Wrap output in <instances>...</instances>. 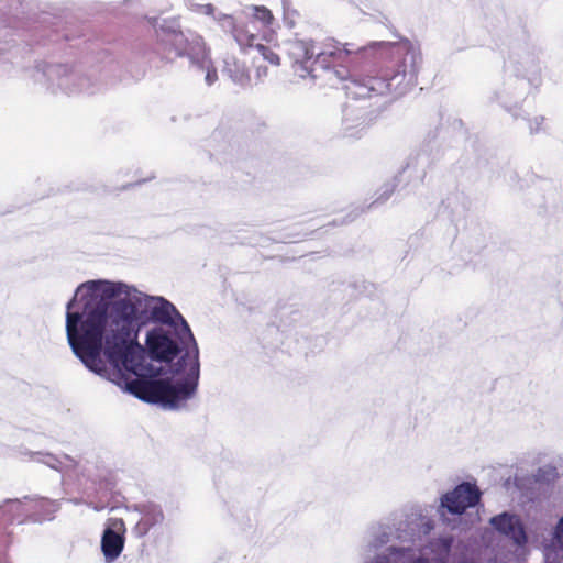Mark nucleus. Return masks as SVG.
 <instances>
[{
  "label": "nucleus",
  "mask_w": 563,
  "mask_h": 563,
  "mask_svg": "<svg viewBox=\"0 0 563 563\" xmlns=\"http://www.w3.org/2000/svg\"><path fill=\"white\" fill-rule=\"evenodd\" d=\"M555 538L560 543H563V517L560 519L555 528Z\"/></svg>",
  "instance_id": "obj_18"
},
{
  "label": "nucleus",
  "mask_w": 563,
  "mask_h": 563,
  "mask_svg": "<svg viewBox=\"0 0 563 563\" xmlns=\"http://www.w3.org/2000/svg\"><path fill=\"white\" fill-rule=\"evenodd\" d=\"M214 20H217L220 23L224 32H235L238 30L235 19L233 15L218 13L217 15H214Z\"/></svg>",
  "instance_id": "obj_14"
},
{
  "label": "nucleus",
  "mask_w": 563,
  "mask_h": 563,
  "mask_svg": "<svg viewBox=\"0 0 563 563\" xmlns=\"http://www.w3.org/2000/svg\"><path fill=\"white\" fill-rule=\"evenodd\" d=\"M288 51L295 62H307L316 58L318 62H325L327 57H336L350 52L346 48L338 51H317L311 38H292L287 41Z\"/></svg>",
  "instance_id": "obj_5"
},
{
  "label": "nucleus",
  "mask_w": 563,
  "mask_h": 563,
  "mask_svg": "<svg viewBox=\"0 0 563 563\" xmlns=\"http://www.w3.org/2000/svg\"><path fill=\"white\" fill-rule=\"evenodd\" d=\"M411 563H430V561L426 558H418L413 560Z\"/></svg>",
  "instance_id": "obj_20"
},
{
  "label": "nucleus",
  "mask_w": 563,
  "mask_h": 563,
  "mask_svg": "<svg viewBox=\"0 0 563 563\" xmlns=\"http://www.w3.org/2000/svg\"><path fill=\"white\" fill-rule=\"evenodd\" d=\"M174 51H175V52H174V57H181V56H184V55H185V53H183V52H180V51H177V49H174ZM168 57L173 58V56H172V49H169V52H168Z\"/></svg>",
  "instance_id": "obj_19"
},
{
  "label": "nucleus",
  "mask_w": 563,
  "mask_h": 563,
  "mask_svg": "<svg viewBox=\"0 0 563 563\" xmlns=\"http://www.w3.org/2000/svg\"><path fill=\"white\" fill-rule=\"evenodd\" d=\"M151 314L155 321L163 324H173V314H176L181 320L192 347L181 356L178 364L179 367L185 368L188 366L189 369L186 377L175 385L169 379L135 378L126 383V389L145 402L161 404L173 408L180 401L190 398L197 389L200 367L199 350L187 322L169 301L159 299L152 307Z\"/></svg>",
  "instance_id": "obj_2"
},
{
  "label": "nucleus",
  "mask_w": 563,
  "mask_h": 563,
  "mask_svg": "<svg viewBox=\"0 0 563 563\" xmlns=\"http://www.w3.org/2000/svg\"><path fill=\"white\" fill-rule=\"evenodd\" d=\"M146 344L152 358L161 362H170L179 353V347L161 329H154L147 333Z\"/></svg>",
  "instance_id": "obj_6"
},
{
  "label": "nucleus",
  "mask_w": 563,
  "mask_h": 563,
  "mask_svg": "<svg viewBox=\"0 0 563 563\" xmlns=\"http://www.w3.org/2000/svg\"><path fill=\"white\" fill-rule=\"evenodd\" d=\"M103 353L114 368L122 366L133 374L142 369L143 356L134 346L132 335L106 336Z\"/></svg>",
  "instance_id": "obj_3"
},
{
  "label": "nucleus",
  "mask_w": 563,
  "mask_h": 563,
  "mask_svg": "<svg viewBox=\"0 0 563 563\" xmlns=\"http://www.w3.org/2000/svg\"><path fill=\"white\" fill-rule=\"evenodd\" d=\"M481 499L479 489L470 483H462L441 498L442 507L453 515H462Z\"/></svg>",
  "instance_id": "obj_4"
},
{
  "label": "nucleus",
  "mask_w": 563,
  "mask_h": 563,
  "mask_svg": "<svg viewBox=\"0 0 563 563\" xmlns=\"http://www.w3.org/2000/svg\"><path fill=\"white\" fill-rule=\"evenodd\" d=\"M338 48H346L350 52H346L345 54H342L340 57H331L333 60H341L344 56H347L349 54L353 53V49L349 48L347 44H342L335 41L334 37H327V43L323 45V47H317V51H338ZM330 57H327L325 63H329ZM323 64V62H321Z\"/></svg>",
  "instance_id": "obj_13"
},
{
  "label": "nucleus",
  "mask_w": 563,
  "mask_h": 563,
  "mask_svg": "<svg viewBox=\"0 0 563 563\" xmlns=\"http://www.w3.org/2000/svg\"><path fill=\"white\" fill-rule=\"evenodd\" d=\"M192 10L196 11V12L203 13L206 15H213V16H214V11H216L213 4H211V3H208V4H195Z\"/></svg>",
  "instance_id": "obj_17"
},
{
  "label": "nucleus",
  "mask_w": 563,
  "mask_h": 563,
  "mask_svg": "<svg viewBox=\"0 0 563 563\" xmlns=\"http://www.w3.org/2000/svg\"><path fill=\"white\" fill-rule=\"evenodd\" d=\"M490 523L516 544L523 545L527 542V534L518 516L504 512L493 517Z\"/></svg>",
  "instance_id": "obj_7"
},
{
  "label": "nucleus",
  "mask_w": 563,
  "mask_h": 563,
  "mask_svg": "<svg viewBox=\"0 0 563 563\" xmlns=\"http://www.w3.org/2000/svg\"><path fill=\"white\" fill-rule=\"evenodd\" d=\"M283 10H284V23L289 27L295 26V18L297 16V11L290 9V0H283Z\"/></svg>",
  "instance_id": "obj_16"
},
{
  "label": "nucleus",
  "mask_w": 563,
  "mask_h": 563,
  "mask_svg": "<svg viewBox=\"0 0 563 563\" xmlns=\"http://www.w3.org/2000/svg\"><path fill=\"white\" fill-rule=\"evenodd\" d=\"M258 37H236L239 45L244 52H246L247 48H252L256 51L263 57V59L267 60L271 65L278 66L280 58L279 55L273 49V38L260 37V40L265 41V43H254V41Z\"/></svg>",
  "instance_id": "obj_8"
},
{
  "label": "nucleus",
  "mask_w": 563,
  "mask_h": 563,
  "mask_svg": "<svg viewBox=\"0 0 563 563\" xmlns=\"http://www.w3.org/2000/svg\"><path fill=\"white\" fill-rule=\"evenodd\" d=\"M241 14L261 23L265 29H269L275 20L272 11L264 5H246L241 10Z\"/></svg>",
  "instance_id": "obj_10"
},
{
  "label": "nucleus",
  "mask_w": 563,
  "mask_h": 563,
  "mask_svg": "<svg viewBox=\"0 0 563 563\" xmlns=\"http://www.w3.org/2000/svg\"><path fill=\"white\" fill-rule=\"evenodd\" d=\"M150 23L153 25L156 32H158L157 27H159L161 32L165 35H181L180 23L178 19H164L162 20V23H159L158 18H153L150 20Z\"/></svg>",
  "instance_id": "obj_11"
},
{
  "label": "nucleus",
  "mask_w": 563,
  "mask_h": 563,
  "mask_svg": "<svg viewBox=\"0 0 563 563\" xmlns=\"http://www.w3.org/2000/svg\"><path fill=\"white\" fill-rule=\"evenodd\" d=\"M112 526L118 528V529H121V528L124 527V522L120 519L118 521H114Z\"/></svg>",
  "instance_id": "obj_21"
},
{
  "label": "nucleus",
  "mask_w": 563,
  "mask_h": 563,
  "mask_svg": "<svg viewBox=\"0 0 563 563\" xmlns=\"http://www.w3.org/2000/svg\"><path fill=\"white\" fill-rule=\"evenodd\" d=\"M124 548V538L122 534L113 530L112 528H107L101 538V550L107 560V562H112L123 551Z\"/></svg>",
  "instance_id": "obj_9"
},
{
  "label": "nucleus",
  "mask_w": 563,
  "mask_h": 563,
  "mask_svg": "<svg viewBox=\"0 0 563 563\" xmlns=\"http://www.w3.org/2000/svg\"><path fill=\"white\" fill-rule=\"evenodd\" d=\"M344 89L346 91V95L352 99L369 97L373 90L368 86L357 80H350L347 84H345Z\"/></svg>",
  "instance_id": "obj_12"
},
{
  "label": "nucleus",
  "mask_w": 563,
  "mask_h": 563,
  "mask_svg": "<svg viewBox=\"0 0 563 563\" xmlns=\"http://www.w3.org/2000/svg\"><path fill=\"white\" fill-rule=\"evenodd\" d=\"M202 68H206V81L208 85H212L218 80V73L216 67L212 66L210 59H208L205 55L202 57Z\"/></svg>",
  "instance_id": "obj_15"
},
{
  "label": "nucleus",
  "mask_w": 563,
  "mask_h": 563,
  "mask_svg": "<svg viewBox=\"0 0 563 563\" xmlns=\"http://www.w3.org/2000/svg\"><path fill=\"white\" fill-rule=\"evenodd\" d=\"M82 295L84 312H71L76 297L67 303L66 332L76 356L91 371L100 374L106 369L101 360L106 336H131L136 316L135 305L128 298L112 301L121 285L91 280L81 284L76 296Z\"/></svg>",
  "instance_id": "obj_1"
}]
</instances>
